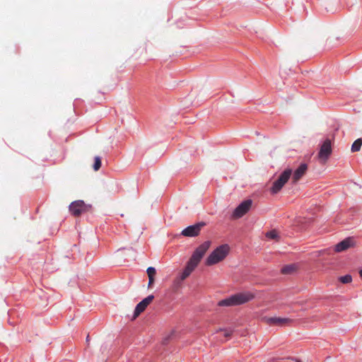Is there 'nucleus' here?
Instances as JSON below:
<instances>
[{
  "mask_svg": "<svg viewBox=\"0 0 362 362\" xmlns=\"http://www.w3.org/2000/svg\"><path fill=\"white\" fill-rule=\"evenodd\" d=\"M362 146V139L359 138L356 139L351 146V151L357 152L359 151Z\"/></svg>",
  "mask_w": 362,
  "mask_h": 362,
  "instance_id": "dca6fc26",
  "label": "nucleus"
},
{
  "mask_svg": "<svg viewBox=\"0 0 362 362\" xmlns=\"http://www.w3.org/2000/svg\"><path fill=\"white\" fill-rule=\"evenodd\" d=\"M205 226V223L200 222L185 228L181 235L186 237H194L199 235L201 229Z\"/></svg>",
  "mask_w": 362,
  "mask_h": 362,
  "instance_id": "6e6552de",
  "label": "nucleus"
},
{
  "mask_svg": "<svg viewBox=\"0 0 362 362\" xmlns=\"http://www.w3.org/2000/svg\"><path fill=\"white\" fill-rule=\"evenodd\" d=\"M308 165L305 163H302L295 170L292 180L293 182H297L306 173Z\"/></svg>",
  "mask_w": 362,
  "mask_h": 362,
  "instance_id": "ddd939ff",
  "label": "nucleus"
},
{
  "mask_svg": "<svg viewBox=\"0 0 362 362\" xmlns=\"http://www.w3.org/2000/svg\"><path fill=\"white\" fill-rule=\"evenodd\" d=\"M296 362H300V361L297 360Z\"/></svg>",
  "mask_w": 362,
  "mask_h": 362,
  "instance_id": "bb28decb",
  "label": "nucleus"
},
{
  "mask_svg": "<svg viewBox=\"0 0 362 362\" xmlns=\"http://www.w3.org/2000/svg\"><path fill=\"white\" fill-rule=\"evenodd\" d=\"M101 167V159L99 156L95 157V162L93 165V169L95 171H98Z\"/></svg>",
  "mask_w": 362,
  "mask_h": 362,
  "instance_id": "a211bd4d",
  "label": "nucleus"
},
{
  "mask_svg": "<svg viewBox=\"0 0 362 362\" xmlns=\"http://www.w3.org/2000/svg\"><path fill=\"white\" fill-rule=\"evenodd\" d=\"M262 320L269 325L285 326L291 322V320L286 317H264Z\"/></svg>",
  "mask_w": 362,
  "mask_h": 362,
  "instance_id": "1a4fd4ad",
  "label": "nucleus"
},
{
  "mask_svg": "<svg viewBox=\"0 0 362 362\" xmlns=\"http://www.w3.org/2000/svg\"><path fill=\"white\" fill-rule=\"evenodd\" d=\"M339 281L343 283V284H349L350 282H351L352 281V277L351 275H345V276H341L339 278Z\"/></svg>",
  "mask_w": 362,
  "mask_h": 362,
  "instance_id": "6ab92c4d",
  "label": "nucleus"
},
{
  "mask_svg": "<svg viewBox=\"0 0 362 362\" xmlns=\"http://www.w3.org/2000/svg\"><path fill=\"white\" fill-rule=\"evenodd\" d=\"M233 296L235 305H241L250 301L255 298V295L250 292L238 293Z\"/></svg>",
  "mask_w": 362,
  "mask_h": 362,
  "instance_id": "9d476101",
  "label": "nucleus"
},
{
  "mask_svg": "<svg viewBox=\"0 0 362 362\" xmlns=\"http://www.w3.org/2000/svg\"><path fill=\"white\" fill-rule=\"evenodd\" d=\"M252 201L250 199L243 202L238 205L233 213V218H239L243 216L250 209Z\"/></svg>",
  "mask_w": 362,
  "mask_h": 362,
  "instance_id": "0eeeda50",
  "label": "nucleus"
},
{
  "mask_svg": "<svg viewBox=\"0 0 362 362\" xmlns=\"http://www.w3.org/2000/svg\"><path fill=\"white\" fill-rule=\"evenodd\" d=\"M153 298L154 296L153 295H150L138 303L134 310V318H136L142 312H144L146 307L152 302Z\"/></svg>",
  "mask_w": 362,
  "mask_h": 362,
  "instance_id": "9b49d317",
  "label": "nucleus"
},
{
  "mask_svg": "<svg viewBox=\"0 0 362 362\" xmlns=\"http://www.w3.org/2000/svg\"><path fill=\"white\" fill-rule=\"evenodd\" d=\"M210 245V241H205L194 250L180 276V279L182 281L187 278L194 270V269L197 267L198 264L205 255L206 252L209 248Z\"/></svg>",
  "mask_w": 362,
  "mask_h": 362,
  "instance_id": "f257e3e1",
  "label": "nucleus"
},
{
  "mask_svg": "<svg viewBox=\"0 0 362 362\" xmlns=\"http://www.w3.org/2000/svg\"><path fill=\"white\" fill-rule=\"evenodd\" d=\"M222 331L221 329H218L216 332Z\"/></svg>",
  "mask_w": 362,
  "mask_h": 362,
  "instance_id": "a878e982",
  "label": "nucleus"
},
{
  "mask_svg": "<svg viewBox=\"0 0 362 362\" xmlns=\"http://www.w3.org/2000/svg\"><path fill=\"white\" fill-rule=\"evenodd\" d=\"M90 206L86 204L82 200L71 202L69 205V211L74 216H80L83 212L87 211Z\"/></svg>",
  "mask_w": 362,
  "mask_h": 362,
  "instance_id": "423d86ee",
  "label": "nucleus"
},
{
  "mask_svg": "<svg viewBox=\"0 0 362 362\" xmlns=\"http://www.w3.org/2000/svg\"><path fill=\"white\" fill-rule=\"evenodd\" d=\"M218 306H235V300L233 296H230L228 298L223 299L218 303Z\"/></svg>",
  "mask_w": 362,
  "mask_h": 362,
  "instance_id": "4468645a",
  "label": "nucleus"
},
{
  "mask_svg": "<svg viewBox=\"0 0 362 362\" xmlns=\"http://www.w3.org/2000/svg\"><path fill=\"white\" fill-rule=\"evenodd\" d=\"M224 337H230L232 335V330L224 329Z\"/></svg>",
  "mask_w": 362,
  "mask_h": 362,
  "instance_id": "412c9836",
  "label": "nucleus"
},
{
  "mask_svg": "<svg viewBox=\"0 0 362 362\" xmlns=\"http://www.w3.org/2000/svg\"><path fill=\"white\" fill-rule=\"evenodd\" d=\"M148 286H151V285L154 282V277H148Z\"/></svg>",
  "mask_w": 362,
  "mask_h": 362,
  "instance_id": "4be33fe9",
  "label": "nucleus"
},
{
  "mask_svg": "<svg viewBox=\"0 0 362 362\" xmlns=\"http://www.w3.org/2000/svg\"><path fill=\"white\" fill-rule=\"evenodd\" d=\"M266 237L271 240H279V234L276 230H272L266 233Z\"/></svg>",
  "mask_w": 362,
  "mask_h": 362,
  "instance_id": "f3484780",
  "label": "nucleus"
},
{
  "mask_svg": "<svg viewBox=\"0 0 362 362\" xmlns=\"http://www.w3.org/2000/svg\"><path fill=\"white\" fill-rule=\"evenodd\" d=\"M230 247L227 244L221 245L215 249L206 258L205 264L211 266L223 261L228 255Z\"/></svg>",
  "mask_w": 362,
  "mask_h": 362,
  "instance_id": "7ed1b4c3",
  "label": "nucleus"
},
{
  "mask_svg": "<svg viewBox=\"0 0 362 362\" xmlns=\"http://www.w3.org/2000/svg\"><path fill=\"white\" fill-rule=\"evenodd\" d=\"M292 174L291 169H286L279 177V178L275 180L273 183V185L271 188V192L273 194H276L279 192L284 185L288 182L291 175Z\"/></svg>",
  "mask_w": 362,
  "mask_h": 362,
  "instance_id": "20e7f679",
  "label": "nucleus"
},
{
  "mask_svg": "<svg viewBox=\"0 0 362 362\" xmlns=\"http://www.w3.org/2000/svg\"><path fill=\"white\" fill-rule=\"evenodd\" d=\"M86 341H89V336L88 335L87 337H86Z\"/></svg>",
  "mask_w": 362,
  "mask_h": 362,
  "instance_id": "393cba45",
  "label": "nucleus"
},
{
  "mask_svg": "<svg viewBox=\"0 0 362 362\" xmlns=\"http://www.w3.org/2000/svg\"><path fill=\"white\" fill-rule=\"evenodd\" d=\"M210 245V241H205L194 250L180 276V279L182 281L187 278L194 270V269L197 267L198 264L205 255L206 252L209 248Z\"/></svg>",
  "mask_w": 362,
  "mask_h": 362,
  "instance_id": "f03ea898",
  "label": "nucleus"
},
{
  "mask_svg": "<svg viewBox=\"0 0 362 362\" xmlns=\"http://www.w3.org/2000/svg\"><path fill=\"white\" fill-rule=\"evenodd\" d=\"M332 141L329 139H325L321 145L320 151L317 154V158L322 164H325L328 160L329 156L332 154Z\"/></svg>",
  "mask_w": 362,
  "mask_h": 362,
  "instance_id": "39448f33",
  "label": "nucleus"
},
{
  "mask_svg": "<svg viewBox=\"0 0 362 362\" xmlns=\"http://www.w3.org/2000/svg\"><path fill=\"white\" fill-rule=\"evenodd\" d=\"M354 245V240L352 238H347L335 245L334 250L337 252L344 251Z\"/></svg>",
  "mask_w": 362,
  "mask_h": 362,
  "instance_id": "f8f14e48",
  "label": "nucleus"
},
{
  "mask_svg": "<svg viewBox=\"0 0 362 362\" xmlns=\"http://www.w3.org/2000/svg\"><path fill=\"white\" fill-rule=\"evenodd\" d=\"M360 277L362 279V269L359 271Z\"/></svg>",
  "mask_w": 362,
  "mask_h": 362,
  "instance_id": "5701e85b",
  "label": "nucleus"
},
{
  "mask_svg": "<svg viewBox=\"0 0 362 362\" xmlns=\"http://www.w3.org/2000/svg\"><path fill=\"white\" fill-rule=\"evenodd\" d=\"M296 267L295 264H289V265L284 266L281 269V272L284 274H289L293 273L296 270Z\"/></svg>",
  "mask_w": 362,
  "mask_h": 362,
  "instance_id": "2eb2a0df",
  "label": "nucleus"
},
{
  "mask_svg": "<svg viewBox=\"0 0 362 362\" xmlns=\"http://www.w3.org/2000/svg\"><path fill=\"white\" fill-rule=\"evenodd\" d=\"M146 272L148 277H154L156 273V269L152 267H149Z\"/></svg>",
  "mask_w": 362,
  "mask_h": 362,
  "instance_id": "aec40b11",
  "label": "nucleus"
},
{
  "mask_svg": "<svg viewBox=\"0 0 362 362\" xmlns=\"http://www.w3.org/2000/svg\"><path fill=\"white\" fill-rule=\"evenodd\" d=\"M169 338H170V336H168V338L165 339V340H164V343H166V341H167Z\"/></svg>",
  "mask_w": 362,
  "mask_h": 362,
  "instance_id": "b1692460",
  "label": "nucleus"
}]
</instances>
